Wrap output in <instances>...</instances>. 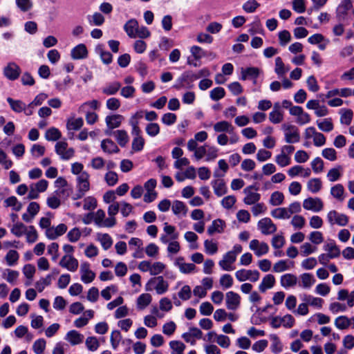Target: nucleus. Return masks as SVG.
Masks as SVG:
<instances>
[{
    "label": "nucleus",
    "mask_w": 354,
    "mask_h": 354,
    "mask_svg": "<svg viewBox=\"0 0 354 354\" xmlns=\"http://www.w3.org/2000/svg\"><path fill=\"white\" fill-rule=\"evenodd\" d=\"M197 80L196 73L191 71H185L176 80L174 88L180 89L183 87L191 88L193 86L192 82Z\"/></svg>",
    "instance_id": "obj_1"
},
{
    "label": "nucleus",
    "mask_w": 354,
    "mask_h": 354,
    "mask_svg": "<svg viewBox=\"0 0 354 354\" xmlns=\"http://www.w3.org/2000/svg\"><path fill=\"white\" fill-rule=\"evenodd\" d=\"M21 73L20 67L15 62H9L3 68L4 76L11 81L17 80Z\"/></svg>",
    "instance_id": "obj_2"
},
{
    "label": "nucleus",
    "mask_w": 354,
    "mask_h": 354,
    "mask_svg": "<svg viewBox=\"0 0 354 354\" xmlns=\"http://www.w3.org/2000/svg\"><path fill=\"white\" fill-rule=\"evenodd\" d=\"M235 275L239 281L250 280L252 282H255L259 280L260 274L258 270L241 269L236 271Z\"/></svg>",
    "instance_id": "obj_3"
},
{
    "label": "nucleus",
    "mask_w": 354,
    "mask_h": 354,
    "mask_svg": "<svg viewBox=\"0 0 354 354\" xmlns=\"http://www.w3.org/2000/svg\"><path fill=\"white\" fill-rule=\"evenodd\" d=\"M226 307L228 310H236L240 306L241 297L233 291H229L226 293L225 298Z\"/></svg>",
    "instance_id": "obj_4"
},
{
    "label": "nucleus",
    "mask_w": 354,
    "mask_h": 354,
    "mask_svg": "<svg viewBox=\"0 0 354 354\" xmlns=\"http://www.w3.org/2000/svg\"><path fill=\"white\" fill-rule=\"evenodd\" d=\"M303 207L307 210L318 212L323 209L324 204L319 198L309 197L304 201Z\"/></svg>",
    "instance_id": "obj_5"
},
{
    "label": "nucleus",
    "mask_w": 354,
    "mask_h": 354,
    "mask_svg": "<svg viewBox=\"0 0 354 354\" xmlns=\"http://www.w3.org/2000/svg\"><path fill=\"white\" fill-rule=\"evenodd\" d=\"M258 227L263 234H270L277 231V227L270 218H264L258 222Z\"/></svg>",
    "instance_id": "obj_6"
},
{
    "label": "nucleus",
    "mask_w": 354,
    "mask_h": 354,
    "mask_svg": "<svg viewBox=\"0 0 354 354\" xmlns=\"http://www.w3.org/2000/svg\"><path fill=\"white\" fill-rule=\"evenodd\" d=\"M81 280L84 283H89L92 282L95 277V274L90 270V264L88 262H84L80 266Z\"/></svg>",
    "instance_id": "obj_7"
},
{
    "label": "nucleus",
    "mask_w": 354,
    "mask_h": 354,
    "mask_svg": "<svg viewBox=\"0 0 354 354\" xmlns=\"http://www.w3.org/2000/svg\"><path fill=\"white\" fill-rule=\"evenodd\" d=\"M254 189L257 191L259 189L255 185H250L244 189V193L246 196L243 199V202L247 205H252L256 203L260 200L261 196L257 192H252L250 190Z\"/></svg>",
    "instance_id": "obj_8"
},
{
    "label": "nucleus",
    "mask_w": 354,
    "mask_h": 354,
    "mask_svg": "<svg viewBox=\"0 0 354 354\" xmlns=\"http://www.w3.org/2000/svg\"><path fill=\"white\" fill-rule=\"evenodd\" d=\"M62 268L75 272L78 268V261L71 255H64L59 263Z\"/></svg>",
    "instance_id": "obj_9"
},
{
    "label": "nucleus",
    "mask_w": 354,
    "mask_h": 354,
    "mask_svg": "<svg viewBox=\"0 0 354 354\" xmlns=\"http://www.w3.org/2000/svg\"><path fill=\"white\" fill-rule=\"evenodd\" d=\"M353 7L351 0H342L337 8L336 17L339 21H342L347 15L348 11Z\"/></svg>",
    "instance_id": "obj_10"
},
{
    "label": "nucleus",
    "mask_w": 354,
    "mask_h": 354,
    "mask_svg": "<svg viewBox=\"0 0 354 354\" xmlns=\"http://www.w3.org/2000/svg\"><path fill=\"white\" fill-rule=\"evenodd\" d=\"M71 57L73 59H82L88 57V50L84 44H80L71 50Z\"/></svg>",
    "instance_id": "obj_11"
},
{
    "label": "nucleus",
    "mask_w": 354,
    "mask_h": 354,
    "mask_svg": "<svg viewBox=\"0 0 354 354\" xmlns=\"http://www.w3.org/2000/svg\"><path fill=\"white\" fill-rule=\"evenodd\" d=\"M260 74V70L257 67H248L245 69L242 68L241 70V80H245L247 79L254 80V83H256V80Z\"/></svg>",
    "instance_id": "obj_12"
},
{
    "label": "nucleus",
    "mask_w": 354,
    "mask_h": 354,
    "mask_svg": "<svg viewBox=\"0 0 354 354\" xmlns=\"http://www.w3.org/2000/svg\"><path fill=\"white\" fill-rule=\"evenodd\" d=\"M236 259V257L234 252L229 251L224 254L223 259L219 261L218 264L223 270L229 271L231 270L232 268L227 263H233Z\"/></svg>",
    "instance_id": "obj_13"
},
{
    "label": "nucleus",
    "mask_w": 354,
    "mask_h": 354,
    "mask_svg": "<svg viewBox=\"0 0 354 354\" xmlns=\"http://www.w3.org/2000/svg\"><path fill=\"white\" fill-rule=\"evenodd\" d=\"M225 222L221 219L217 218L212 221V223L207 228V233L209 235L212 236L214 233H222L224 231V228L225 227Z\"/></svg>",
    "instance_id": "obj_14"
},
{
    "label": "nucleus",
    "mask_w": 354,
    "mask_h": 354,
    "mask_svg": "<svg viewBox=\"0 0 354 354\" xmlns=\"http://www.w3.org/2000/svg\"><path fill=\"white\" fill-rule=\"evenodd\" d=\"M89 174L86 171L82 172L77 178V189L88 192L90 189Z\"/></svg>",
    "instance_id": "obj_15"
},
{
    "label": "nucleus",
    "mask_w": 354,
    "mask_h": 354,
    "mask_svg": "<svg viewBox=\"0 0 354 354\" xmlns=\"http://www.w3.org/2000/svg\"><path fill=\"white\" fill-rule=\"evenodd\" d=\"M156 281H158V283L154 288L156 289L157 294L162 295L166 292L169 288V283L167 281L164 280L163 277L159 276L151 279V282L156 283Z\"/></svg>",
    "instance_id": "obj_16"
},
{
    "label": "nucleus",
    "mask_w": 354,
    "mask_h": 354,
    "mask_svg": "<svg viewBox=\"0 0 354 354\" xmlns=\"http://www.w3.org/2000/svg\"><path fill=\"white\" fill-rule=\"evenodd\" d=\"M212 185L214 189V194L218 197L223 196L227 192L225 183L223 179L212 180Z\"/></svg>",
    "instance_id": "obj_17"
},
{
    "label": "nucleus",
    "mask_w": 354,
    "mask_h": 354,
    "mask_svg": "<svg viewBox=\"0 0 354 354\" xmlns=\"http://www.w3.org/2000/svg\"><path fill=\"white\" fill-rule=\"evenodd\" d=\"M138 26V21L136 19H131L124 24V29L129 37L135 38Z\"/></svg>",
    "instance_id": "obj_18"
},
{
    "label": "nucleus",
    "mask_w": 354,
    "mask_h": 354,
    "mask_svg": "<svg viewBox=\"0 0 354 354\" xmlns=\"http://www.w3.org/2000/svg\"><path fill=\"white\" fill-rule=\"evenodd\" d=\"M123 118H124L122 115L115 114L106 116L105 121L108 128L109 129H113L120 126Z\"/></svg>",
    "instance_id": "obj_19"
},
{
    "label": "nucleus",
    "mask_w": 354,
    "mask_h": 354,
    "mask_svg": "<svg viewBox=\"0 0 354 354\" xmlns=\"http://www.w3.org/2000/svg\"><path fill=\"white\" fill-rule=\"evenodd\" d=\"M101 148L105 152L108 153H118L120 149L116 144L110 139H104L101 142Z\"/></svg>",
    "instance_id": "obj_20"
},
{
    "label": "nucleus",
    "mask_w": 354,
    "mask_h": 354,
    "mask_svg": "<svg viewBox=\"0 0 354 354\" xmlns=\"http://www.w3.org/2000/svg\"><path fill=\"white\" fill-rule=\"evenodd\" d=\"M66 339L72 345H77L83 342L84 335L77 330H72L67 333Z\"/></svg>",
    "instance_id": "obj_21"
},
{
    "label": "nucleus",
    "mask_w": 354,
    "mask_h": 354,
    "mask_svg": "<svg viewBox=\"0 0 354 354\" xmlns=\"http://www.w3.org/2000/svg\"><path fill=\"white\" fill-rule=\"evenodd\" d=\"M275 283V278L272 274L266 275L260 283L259 288L261 292H266L267 289L271 288L274 286Z\"/></svg>",
    "instance_id": "obj_22"
},
{
    "label": "nucleus",
    "mask_w": 354,
    "mask_h": 354,
    "mask_svg": "<svg viewBox=\"0 0 354 354\" xmlns=\"http://www.w3.org/2000/svg\"><path fill=\"white\" fill-rule=\"evenodd\" d=\"M95 52L100 55L101 59L105 64H109L112 62V54L104 50V45L99 44L95 47Z\"/></svg>",
    "instance_id": "obj_23"
},
{
    "label": "nucleus",
    "mask_w": 354,
    "mask_h": 354,
    "mask_svg": "<svg viewBox=\"0 0 354 354\" xmlns=\"http://www.w3.org/2000/svg\"><path fill=\"white\" fill-rule=\"evenodd\" d=\"M281 285L285 288L294 286L297 283V278L292 274H285L281 277Z\"/></svg>",
    "instance_id": "obj_24"
},
{
    "label": "nucleus",
    "mask_w": 354,
    "mask_h": 354,
    "mask_svg": "<svg viewBox=\"0 0 354 354\" xmlns=\"http://www.w3.org/2000/svg\"><path fill=\"white\" fill-rule=\"evenodd\" d=\"M300 279L301 283H299V286L306 289H309L315 282L313 275L310 273H304L301 274Z\"/></svg>",
    "instance_id": "obj_25"
},
{
    "label": "nucleus",
    "mask_w": 354,
    "mask_h": 354,
    "mask_svg": "<svg viewBox=\"0 0 354 354\" xmlns=\"http://www.w3.org/2000/svg\"><path fill=\"white\" fill-rule=\"evenodd\" d=\"M121 84L119 82H111L102 88V93L107 95H113L118 93Z\"/></svg>",
    "instance_id": "obj_26"
},
{
    "label": "nucleus",
    "mask_w": 354,
    "mask_h": 354,
    "mask_svg": "<svg viewBox=\"0 0 354 354\" xmlns=\"http://www.w3.org/2000/svg\"><path fill=\"white\" fill-rule=\"evenodd\" d=\"M324 250L328 252L330 258H337L340 255V250L333 240L324 245Z\"/></svg>",
    "instance_id": "obj_27"
},
{
    "label": "nucleus",
    "mask_w": 354,
    "mask_h": 354,
    "mask_svg": "<svg viewBox=\"0 0 354 354\" xmlns=\"http://www.w3.org/2000/svg\"><path fill=\"white\" fill-rule=\"evenodd\" d=\"M171 209L173 213L177 216L181 213L183 216H185L188 210L186 205L183 202L178 200L174 201Z\"/></svg>",
    "instance_id": "obj_28"
},
{
    "label": "nucleus",
    "mask_w": 354,
    "mask_h": 354,
    "mask_svg": "<svg viewBox=\"0 0 354 354\" xmlns=\"http://www.w3.org/2000/svg\"><path fill=\"white\" fill-rule=\"evenodd\" d=\"M214 129L216 132H228L230 133L233 131L234 127L227 121H221L214 124Z\"/></svg>",
    "instance_id": "obj_29"
},
{
    "label": "nucleus",
    "mask_w": 354,
    "mask_h": 354,
    "mask_svg": "<svg viewBox=\"0 0 354 354\" xmlns=\"http://www.w3.org/2000/svg\"><path fill=\"white\" fill-rule=\"evenodd\" d=\"M10 108L16 113H21L25 110L26 104L21 100H13L11 97L7 98Z\"/></svg>",
    "instance_id": "obj_30"
},
{
    "label": "nucleus",
    "mask_w": 354,
    "mask_h": 354,
    "mask_svg": "<svg viewBox=\"0 0 354 354\" xmlns=\"http://www.w3.org/2000/svg\"><path fill=\"white\" fill-rule=\"evenodd\" d=\"M62 137L60 131L55 127H50L45 133V138L48 141H57Z\"/></svg>",
    "instance_id": "obj_31"
},
{
    "label": "nucleus",
    "mask_w": 354,
    "mask_h": 354,
    "mask_svg": "<svg viewBox=\"0 0 354 354\" xmlns=\"http://www.w3.org/2000/svg\"><path fill=\"white\" fill-rule=\"evenodd\" d=\"M152 297L150 294L143 293L137 299V306L139 309L145 308L151 302Z\"/></svg>",
    "instance_id": "obj_32"
},
{
    "label": "nucleus",
    "mask_w": 354,
    "mask_h": 354,
    "mask_svg": "<svg viewBox=\"0 0 354 354\" xmlns=\"http://www.w3.org/2000/svg\"><path fill=\"white\" fill-rule=\"evenodd\" d=\"M84 124V120L82 118L76 119H68L66 123V128L68 130L77 131L82 128Z\"/></svg>",
    "instance_id": "obj_33"
},
{
    "label": "nucleus",
    "mask_w": 354,
    "mask_h": 354,
    "mask_svg": "<svg viewBox=\"0 0 354 354\" xmlns=\"http://www.w3.org/2000/svg\"><path fill=\"white\" fill-rule=\"evenodd\" d=\"M285 140L287 143H295L300 140V135L298 128L294 129L290 132L285 133Z\"/></svg>",
    "instance_id": "obj_34"
},
{
    "label": "nucleus",
    "mask_w": 354,
    "mask_h": 354,
    "mask_svg": "<svg viewBox=\"0 0 354 354\" xmlns=\"http://www.w3.org/2000/svg\"><path fill=\"white\" fill-rule=\"evenodd\" d=\"M117 142L121 147H124L129 141L128 135L124 130H117L113 132Z\"/></svg>",
    "instance_id": "obj_35"
},
{
    "label": "nucleus",
    "mask_w": 354,
    "mask_h": 354,
    "mask_svg": "<svg viewBox=\"0 0 354 354\" xmlns=\"http://www.w3.org/2000/svg\"><path fill=\"white\" fill-rule=\"evenodd\" d=\"M344 188L342 184H337L330 189L331 195L341 202L344 201Z\"/></svg>",
    "instance_id": "obj_36"
},
{
    "label": "nucleus",
    "mask_w": 354,
    "mask_h": 354,
    "mask_svg": "<svg viewBox=\"0 0 354 354\" xmlns=\"http://www.w3.org/2000/svg\"><path fill=\"white\" fill-rule=\"evenodd\" d=\"M271 215L272 217L279 219L289 218L290 217V214L288 213V211L285 207H279L272 210Z\"/></svg>",
    "instance_id": "obj_37"
},
{
    "label": "nucleus",
    "mask_w": 354,
    "mask_h": 354,
    "mask_svg": "<svg viewBox=\"0 0 354 354\" xmlns=\"http://www.w3.org/2000/svg\"><path fill=\"white\" fill-rule=\"evenodd\" d=\"M317 124L321 131L330 132L333 129V124L330 118H325L323 121H317Z\"/></svg>",
    "instance_id": "obj_38"
},
{
    "label": "nucleus",
    "mask_w": 354,
    "mask_h": 354,
    "mask_svg": "<svg viewBox=\"0 0 354 354\" xmlns=\"http://www.w3.org/2000/svg\"><path fill=\"white\" fill-rule=\"evenodd\" d=\"M170 348L172 349L171 354H183L185 345L180 341L173 340L169 342Z\"/></svg>",
    "instance_id": "obj_39"
},
{
    "label": "nucleus",
    "mask_w": 354,
    "mask_h": 354,
    "mask_svg": "<svg viewBox=\"0 0 354 354\" xmlns=\"http://www.w3.org/2000/svg\"><path fill=\"white\" fill-rule=\"evenodd\" d=\"M322 181L319 178H312L307 184L308 189L312 193H317L322 188Z\"/></svg>",
    "instance_id": "obj_40"
},
{
    "label": "nucleus",
    "mask_w": 354,
    "mask_h": 354,
    "mask_svg": "<svg viewBox=\"0 0 354 354\" xmlns=\"http://www.w3.org/2000/svg\"><path fill=\"white\" fill-rule=\"evenodd\" d=\"M284 196L282 192L276 191L271 194L270 203L273 206H278L283 203Z\"/></svg>",
    "instance_id": "obj_41"
},
{
    "label": "nucleus",
    "mask_w": 354,
    "mask_h": 354,
    "mask_svg": "<svg viewBox=\"0 0 354 354\" xmlns=\"http://www.w3.org/2000/svg\"><path fill=\"white\" fill-rule=\"evenodd\" d=\"M350 319L344 315L337 317L335 321V326L340 330L347 328L350 326Z\"/></svg>",
    "instance_id": "obj_42"
},
{
    "label": "nucleus",
    "mask_w": 354,
    "mask_h": 354,
    "mask_svg": "<svg viewBox=\"0 0 354 354\" xmlns=\"http://www.w3.org/2000/svg\"><path fill=\"white\" fill-rule=\"evenodd\" d=\"M98 239L100 241L102 248L105 250L109 249L113 244L112 239L108 234H99Z\"/></svg>",
    "instance_id": "obj_43"
},
{
    "label": "nucleus",
    "mask_w": 354,
    "mask_h": 354,
    "mask_svg": "<svg viewBox=\"0 0 354 354\" xmlns=\"http://www.w3.org/2000/svg\"><path fill=\"white\" fill-rule=\"evenodd\" d=\"M89 23L91 25L100 26L104 22V16L100 12H95L92 16H88Z\"/></svg>",
    "instance_id": "obj_44"
},
{
    "label": "nucleus",
    "mask_w": 354,
    "mask_h": 354,
    "mask_svg": "<svg viewBox=\"0 0 354 354\" xmlns=\"http://www.w3.org/2000/svg\"><path fill=\"white\" fill-rule=\"evenodd\" d=\"M19 257V253L16 250H10L8 252L5 259L8 265L12 266L17 262Z\"/></svg>",
    "instance_id": "obj_45"
},
{
    "label": "nucleus",
    "mask_w": 354,
    "mask_h": 354,
    "mask_svg": "<svg viewBox=\"0 0 354 354\" xmlns=\"http://www.w3.org/2000/svg\"><path fill=\"white\" fill-rule=\"evenodd\" d=\"M225 91L223 87H216L210 91V97L212 100L218 101L225 97Z\"/></svg>",
    "instance_id": "obj_46"
},
{
    "label": "nucleus",
    "mask_w": 354,
    "mask_h": 354,
    "mask_svg": "<svg viewBox=\"0 0 354 354\" xmlns=\"http://www.w3.org/2000/svg\"><path fill=\"white\" fill-rule=\"evenodd\" d=\"M340 112H343L341 115L340 121L342 124L349 125L353 119V111L351 109H341Z\"/></svg>",
    "instance_id": "obj_47"
},
{
    "label": "nucleus",
    "mask_w": 354,
    "mask_h": 354,
    "mask_svg": "<svg viewBox=\"0 0 354 354\" xmlns=\"http://www.w3.org/2000/svg\"><path fill=\"white\" fill-rule=\"evenodd\" d=\"M46 344V340L43 338L36 340L32 345L34 352L36 354H42L45 350Z\"/></svg>",
    "instance_id": "obj_48"
},
{
    "label": "nucleus",
    "mask_w": 354,
    "mask_h": 354,
    "mask_svg": "<svg viewBox=\"0 0 354 354\" xmlns=\"http://www.w3.org/2000/svg\"><path fill=\"white\" fill-rule=\"evenodd\" d=\"M51 281L52 279H50V276L46 275L45 278H41L39 281L36 282L35 288L39 292H41L44 290L46 286L51 284Z\"/></svg>",
    "instance_id": "obj_49"
},
{
    "label": "nucleus",
    "mask_w": 354,
    "mask_h": 354,
    "mask_svg": "<svg viewBox=\"0 0 354 354\" xmlns=\"http://www.w3.org/2000/svg\"><path fill=\"white\" fill-rule=\"evenodd\" d=\"M26 231V226L20 222L15 223L11 229V232L17 237L21 236Z\"/></svg>",
    "instance_id": "obj_50"
},
{
    "label": "nucleus",
    "mask_w": 354,
    "mask_h": 354,
    "mask_svg": "<svg viewBox=\"0 0 354 354\" xmlns=\"http://www.w3.org/2000/svg\"><path fill=\"white\" fill-rule=\"evenodd\" d=\"M260 4L256 0H249L243 5V9L248 13L254 12Z\"/></svg>",
    "instance_id": "obj_51"
},
{
    "label": "nucleus",
    "mask_w": 354,
    "mask_h": 354,
    "mask_svg": "<svg viewBox=\"0 0 354 354\" xmlns=\"http://www.w3.org/2000/svg\"><path fill=\"white\" fill-rule=\"evenodd\" d=\"M145 130L149 136L154 137L160 133V127L157 123L151 122L147 125Z\"/></svg>",
    "instance_id": "obj_52"
},
{
    "label": "nucleus",
    "mask_w": 354,
    "mask_h": 354,
    "mask_svg": "<svg viewBox=\"0 0 354 354\" xmlns=\"http://www.w3.org/2000/svg\"><path fill=\"white\" fill-rule=\"evenodd\" d=\"M279 40L281 46H284L291 40V35L288 30H283L279 32Z\"/></svg>",
    "instance_id": "obj_53"
},
{
    "label": "nucleus",
    "mask_w": 354,
    "mask_h": 354,
    "mask_svg": "<svg viewBox=\"0 0 354 354\" xmlns=\"http://www.w3.org/2000/svg\"><path fill=\"white\" fill-rule=\"evenodd\" d=\"M85 343L87 348L91 351H96L100 346L99 342L95 337H87Z\"/></svg>",
    "instance_id": "obj_54"
},
{
    "label": "nucleus",
    "mask_w": 354,
    "mask_h": 354,
    "mask_svg": "<svg viewBox=\"0 0 354 354\" xmlns=\"http://www.w3.org/2000/svg\"><path fill=\"white\" fill-rule=\"evenodd\" d=\"M122 339V335L119 330H113L111 335V343L113 349H116Z\"/></svg>",
    "instance_id": "obj_55"
},
{
    "label": "nucleus",
    "mask_w": 354,
    "mask_h": 354,
    "mask_svg": "<svg viewBox=\"0 0 354 354\" xmlns=\"http://www.w3.org/2000/svg\"><path fill=\"white\" fill-rule=\"evenodd\" d=\"M104 180L109 186L115 185L118 181V174L115 171H109L105 174Z\"/></svg>",
    "instance_id": "obj_56"
},
{
    "label": "nucleus",
    "mask_w": 354,
    "mask_h": 354,
    "mask_svg": "<svg viewBox=\"0 0 354 354\" xmlns=\"http://www.w3.org/2000/svg\"><path fill=\"white\" fill-rule=\"evenodd\" d=\"M204 247L205 252L211 255L216 253L218 251L217 244L212 241L205 240L204 242Z\"/></svg>",
    "instance_id": "obj_57"
},
{
    "label": "nucleus",
    "mask_w": 354,
    "mask_h": 354,
    "mask_svg": "<svg viewBox=\"0 0 354 354\" xmlns=\"http://www.w3.org/2000/svg\"><path fill=\"white\" fill-rule=\"evenodd\" d=\"M236 201V197L232 195H230L224 197L221 201L222 206L227 209H231Z\"/></svg>",
    "instance_id": "obj_58"
},
{
    "label": "nucleus",
    "mask_w": 354,
    "mask_h": 354,
    "mask_svg": "<svg viewBox=\"0 0 354 354\" xmlns=\"http://www.w3.org/2000/svg\"><path fill=\"white\" fill-rule=\"evenodd\" d=\"M269 120L273 124L280 123L283 120L281 111H272L269 114Z\"/></svg>",
    "instance_id": "obj_59"
},
{
    "label": "nucleus",
    "mask_w": 354,
    "mask_h": 354,
    "mask_svg": "<svg viewBox=\"0 0 354 354\" xmlns=\"http://www.w3.org/2000/svg\"><path fill=\"white\" fill-rule=\"evenodd\" d=\"M274 71L279 76H282L286 73V71L284 68V64L280 57H277L275 59Z\"/></svg>",
    "instance_id": "obj_60"
},
{
    "label": "nucleus",
    "mask_w": 354,
    "mask_h": 354,
    "mask_svg": "<svg viewBox=\"0 0 354 354\" xmlns=\"http://www.w3.org/2000/svg\"><path fill=\"white\" fill-rule=\"evenodd\" d=\"M214 310L213 306L208 301L203 302L200 306V313L203 315H210Z\"/></svg>",
    "instance_id": "obj_61"
},
{
    "label": "nucleus",
    "mask_w": 354,
    "mask_h": 354,
    "mask_svg": "<svg viewBox=\"0 0 354 354\" xmlns=\"http://www.w3.org/2000/svg\"><path fill=\"white\" fill-rule=\"evenodd\" d=\"M324 158L330 161H335L337 159V153L333 148H326L322 153Z\"/></svg>",
    "instance_id": "obj_62"
},
{
    "label": "nucleus",
    "mask_w": 354,
    "mask_h": 354,
    "mask_svg": "<svg viewBox=\"0 0 354 354\" xmlns=\"http://www.w3.org/2000/svg\"><path fill=\"white\" fill-rule=\"evenodd\" d=\"M145 140L141 136H138L133 138L132 142V149L135 151H140L144 147Z\"/></svg>",
    "instance_id": "obj_63"
},
{
    "label": "nucleus",
    "mask_w": 354,
    "mask_h": 354,
    "mask_svg": "<svg viewBox=\"0 0 354 354\" xmlns=\"http://www.w3.org/2000/svg\"><path fill=\"white\" fill-rule=\"evenodd\" d=\"M220 284L225 288H229L233 285V279L229 274H224L220 279Z\"/></svg>",
    "instance_id": "obj_64"
}]
</instances>
